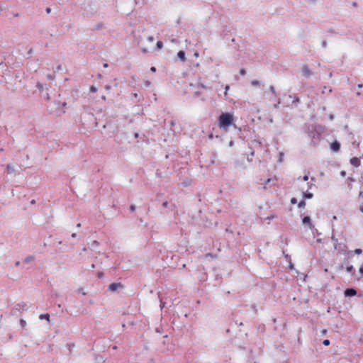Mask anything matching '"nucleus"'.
Returning a JSON list of instances; mask_svg holds the SVG:
<instances>
[{"label":"nucleus","mask_w":363,"mask_h":363,"mask_svg":"<svg viewBox=\"0 0 363 363\" xmlns=\"http://www.w3.org/2000/svg\"><path fill=\"white\" fill-rule=\"evenodd\" d=\"M233 121V116L229 113H223L218 119L220 128L227 129Z\"/></svg>","instance_id":"nucleus-1"},{"label":"nucleus","mask_w":363,"mask_h":363,"mask_svg":"<svg viewBox=\"0 0 363 363\" xmlns=\"http://www.w3.org/2000/svg\"><path fill=\"white\" fill-rule=\"evenodd\" d=\"M28 308V306L26 303H20L16 304L11 310V314L13 315H16L18 313H22L25 311H27Z\"/></svg>","instance_id":"nucleus-2"},{"label":"nucleus","mask_w":363,"mask_h":363,"mask_svg":"<svg viewBox=\"0 0 363 363\" xmlns=\"http://www.w3.org/2000/svg\"><path fill=\"white\" fill-rule=\"evenodd\" d=\"M311 135H312L311 143L313 144V145H318L320 140V138H321L320 134L317 132H312Z\"/></svg>","instance_id":"nucleus-3"},{"label":"nucleus","mask_w":363,"mask_h":363,"mask_svg":"<svg viewBox=\"0 0 363 363\" xmlns=\"http://www.w3.org/2000/svg\"><path fill=\"white\" fill-rule=\"evenodd\" d=\"M123 287V284L120 282L111 283L108 286V289L111 291H116L119 289H122Z\"/></svg>","instance_id":"nucleus-4"},{"label":"nucleus","mask_w":363,"mask_h":363,"mask_svg":"<svg viewBox=\"0 0 363 363\" xmlns=\"http://www.w3.org/2000/svg\"><path fill=\"white\" fill-rule=\"evenodd\" d=\"M301 72L305 77H309L312 75V72L307 65H303L301 69Z\"/></svg>","instance_id":"nucleus-5"},{"label":"nucleus","mask_w":363,"mask_h":363,"mask_svg":"<svg viewBox=\"0 0 363 363\" xmlns=\"http://www.w3.org/2000/svg\"><path fill=\"white\" fill-rule=\"evenodd\" d=\"M350 162V164L355 167H359L361 165L360 158L356 157L351 158Z\"/></svg>","instance_id":"nucleus-6"},{"label":"nucleus","mask_w":363,"mask_h":363,"mask_svg":"<svg viewBox=\"0 0 363 363\" xmlns=\"http://www.w3.org/2000/svg\"><path fill=\"white\" fill-rule=\"evenodd\" d=\"M345 296H355L357 294V291L354 289H347L345 292Z\"/></svg>","instance_id":"nucleus-7"},{"label":"nucleus","mask_w":363,"mask_h":363,"mask_svg":"<svg viewBox=\"0 0 363 363\" xmlns=\"http://www.w3.org/2000/svg\"><path fill=\"white\" fill-rule=\"evenodd\" d=\"M302 222L303 224H306L308 225L309 228L312 229L314 228V225L311 223V218L309 216H305L303 219H302Z\"/></svg>","instance_id":"nucleus-8"},{"label":"nucleus","mask_w":363,"mask_h":363,"mask_svg":"<svg viewBox=\"0 0 363 363\" xmlns=\"http://www.w3.org/2000/svg\"><path fill=\"white\" fill-rule=\"evenodd\" d=\"M340 148V145L337 141H335L330 145V149L333 152H337Z\"/></svg>","instance_id":"nucleus-9"},{"label":"nucleus","mask_w":363,"mask_h":363,"mask_svg":"<svg viewBox=\"0 0 363 363\" xmlns=\"http://www.w3.org/2000/svg\"><path fill=\"white\" fill-rule=\"evenodd\" d=\"M289 97L293 99V101H292L293 104L295 106H297L298 104L300 102V99L298 96H293L291 95H289Z\"/></svg>","instance_id":"nucleus-10"},{"label":"nucleus","mask_w":363,"mask_h":363,"mask_svg":"<svg viewBox=\"0 0 363 363\" xmlns=\"http://www.w3.org/2000/svg\"><path fill=\"white\" fill-rule=\"evenodd\" d=\"M177 57L182 61H185V60H186L185 52L184 51H182V50H180L177 53Z\"/></svg>","instance_id":"nucleus-11"},{"label":"nucleus","mask_w":363,"mask_h":363,"mask_svg":"<svg viewBox=\"0 0 363 363\" xmlns=\"http://www.w3.org/2000/svg\"><path fill=\"white\" fill-rule=\"evenodd\" d=\"M303 196L304 199H312L313 196V194L310 192H303Z\"/></svg>","instance_id":"nucleus-12"},{"label":"nucleus","mask_w":363,"mask_h":363,"mask_svg":"<svg viewBox=\"0 0 363 363\" xmlns=\"http://www.w3.org/2000/svg\"><path fill=\"white\" fill-rule=\"evenodd\" d=\"M39 318L40 320L46 319V320H50V315L48 313L41 314V315H40Z\"/></svg>","instance_id":"nucleus-13"},{"label":"nucleus","mask_w":363,"mask_h":363,"mask_svg":"<svg viewBox=\"0 0 363 363\" xmlns=\"http://www.w3.org/2000/svg\"><path fill=\"white\" fill-rule=\"evenodd\" d=\"M33 259H34V257L33 256H28V257L25 258L24 262L28 264L30 262L33 261Z\"/></svg>","instance_id":"nucleus-14"},{"label":"nucleus","mask_w":363,"mask_h":363,"mask_svg":"<svg viewBox=\"0 0 363 363\" xmlns=\"http://www.w3.org/2000/svg\"><path fill=\"white\" fill-rule=\"evenodd\" d=\"M198 87L202 88V89H207L206 86L201 82V79L198 81L196 84Z\"/></svg>","instance_id":"nucleus-15"},{"label":"nucleus","mask_w":363,"mask_h":363,"mask_svg":"<svg viewBox=\"0 0 363 363\" xmlns=\"http://www.w3.org/2000/svg\"><path fill=\"white\" fill-rule=\"evenodd\" d=\"M331 240L334 242V248L336 250L337 245V239L335 238L334 235H332Z\"/></svg>","instance_id":"nucleus-16"},{"label":"nucleus","mask_w":363,"mask_h":363,"mask_svg":"<svg viewBox=\"0 0 363 363\" xmlns=\"http://www.w3.org/2000/svg\"><path fill=\"white\" fill-rule=\"evenodd\" d=\"M269 90L271 91V93L274 95V96H277V92L275 91V89H274V86L273 85H271L269 86Z\"/></svg>","instance_id":"nucleus-17"},{"label":"nucleus","mask_w":363,"mask_h":363,"mask_svg":"<svg viewBox=\"0 0 363 363\" xmlns=\"http://www.w3.org/2000/svg\"><path fill=\"white\" fill-rule=\"evenodd\" d=\"M37 87L38 89L40 91H43V88H44V86L42 83L40 82H38L37 83Z\"/></svg>","instance_id":"nucleus-18"},{"label":"nucleus","mask_w":363,"mask_h":363,"mask_svg":"<svg viewBox=\"0 0 363 363\" xmlns=\"http://www.w3.org/2000/svg\"><path fill=\"white\" fill-rule=\"evenodd\" d=\"M306 206V202L304 200H302L298 204V208H303L304 206Z\"/></svg>","instance_id":"nucleus-19"},{"label":"nucleus","mask_w":363,"mask_h":363,"mask_svg":"<svg viewBox=\"0 0 363 363\" xmlns=\"http://www.w3.org/2000/svg\"><path fill=\"white\" fill-rule=\"evenodd\" d=\"M156 45H157V48L158 50H160L163 47V43L162 41H157Z\"/></svg>","instance_id":"nucleus-20"},{"label":"nucleus","mask_w":363,"mask_h":363,"mask_svg":"<svg viewBox=\"0 0 363 363\" xmlns=\"http://www.w3.org/2000/svg\"><path fill=\"white\" fill-rule=\"evenodd\" d=\"M346 270H347V272L353 273V272H354V267H353V266H352V265H351V266H349V267H347Z\"/></svg>","instance_id":"nucleus-21"},{"label":"nucleus","mask_w":363,"mask_h":363,"mask_svg":"<svg viewBox=\"0 0 363 363\" xmlns=\"http://www.w3.org/2000/svg\"><path fill=\"white\" fill-rule=\"evenodd\" d=\"M252 86L259 85L260 82L258 80L254 79L251 82Z\"/></svg>","instance_id":"nucleus-22"},{"label":"nucleus","mask_w":363,"mask_h":363,"mask_svg":"<svg viewBox=\"0 0 363 363\" xmlns=\"http://www.w3.org/2000/svg\"><path fill=\"white\" fill-rule=\"evenodd\" d=\"M284 152H281L279 153V162L281 163L283 160V157H284Z\"/></svg>","instance_id":"nucleus-23"},{"label":"nucleus","mask_w":363,"mask_h":363,"mask_svg":"<svg viewBox=\"0 0 363 363\" xmlns=\"http://www.w3.org/2000/svg\"><path fill=\"white\" fill-rule=\"evenodd\" d=\"M96 360L98 362H99V363H102V362H104V358H103L102 357H97L96 358Z\"/></svg>","instance_id":"nucleus-24"},{"label":"nucleus","mask_w":363,"mask_h":363,"mask_svg":"<svg viewBox=\"0 0 363 363\" xmlns=\"http://www.w3.org/2000/svg\"><path fill=\"white\" fill-rule=\"evenodd\" d=\"M97 91V88L95 86H90V91L95 93Z\"/></svg>","instance_id":"nucleus-25"},{"label":"nucleus","mask_w":363,"mask_h":363,"mask_svg":"<svg viewBox=\"0 0 363 363\" xmlns=\"http://www.w3.org/2000/svg\"><path fill=\"white\" fill-rule=\"evenodd\" d=\"M280 104H281V100H280V99H279L277 100V102L274 105V108H278Z\"/></svg>","instance_id":"nucleus-26"},{"label":"nucleus","mask_w":363,"mask_h":363,"mask_svg":"<svg viewBox=\"0 0 363 363\" xmlns=\"http://www.w3.org/2000/svg\"><path fill=\"white\" fill-rule=\"evenodd\" d=\"M240 74L242 76L245 75L246 74V71L244 68H242L240 70Z\"/></svg>","instance_id":"nucleus-27"},{"label":"nucleus","mask_w":363,"mask_h":363,"mask_svg":"<svg viewBox=\"0 0 363 363\" xmlns=\"http://www.w3.org/2000/svg\"><path fill=\"white\" fill-rule=\"evenodd\" d=\"M6 168H7L9 172H12L13 171V168H12L11 164H8Z\"/></svg>","instance_id":"nucleus-28"},{"label":"nucleus","mask_w":363,"mask_h":363,"mask_svg":"<svg viewBox=\"0 0 363 363\" xmlns=\"http://www.w3.org/2000/svg\"><path fill=\"white\" fill-rule=\"evenodd\" d=\"M91 245H92V247H97V246H99V242H98V241L94 240V241H93V242H92Z\"/></svg>","instance_id":"nucleus-29"},{"label":"nucleus","mask_w":363,"mask_h":363,"mask_svg":"<svg viewBox=\"0 0 363 363\" xmlns=\"http://www.w3.org/2000/svg\"><path fill=\"white\" fill-rule=\"evenodd\" d=\"M229 89H230L229 85H226L225 87V92H224L225 96H227L228 91L229 90Z\"/></svg>","instance_id":"nucleus-30"},{"label":"nucleus","mask_w":363,"mask_h":363,"mask_svg":"<svg viewBox=\"0 0 363 363\" xmlns=\"http://www.w3.org/2000/svg\"><path fill=\"white\" fill-rule=\"evenodd\" d=\"M362 252V250L359 248H357L354 250V253L357 255H360Z\"/></svg>","instance_id":"nucleus-31"},{"label":"nucleus","mask_w":363,"mask_h":363,"mask_svg":"<svg viewBox=\"0 0 363 363\" xmlns=\"http://www.w3.org/2000/svg\"><path fill=\"white\" fill-rule=\"evenodd\" d=\"M323 344L325 346H328L330 345V340H324L323 342Z\"/></svg>","instance_id":"nucleus-32"},{"label":"nucleus","mask_w":363,"mask_h":363,"mask_svg":"<svg viewBox=\"0 0 363 363\" xmlns=\"http://www.w3.org/2000/svg\"><path fill=\"white\" fill-rule=\"evenodd\" d=\"M347 182H350V183H349V184H352V182H355V179H354V178H352V177H348V178L347 179Z\"/></svg>","instance_id":"nucleus-33"},{"label":"nucleus","mask_w":363,"mask_h":363,"mask_svg":"<svg viewBox=\"0 0 363 363\" xmlns=\"http://www.w3.org/2000/svg\"><path fill=\"white\" fill-rule=\"evenodd\" d=\"M20 323L22 327H24L26 325V322L23 319L21 320Z\"/></svg>","instance_id":"nucleus-34"},{"label":"nucleus","mask_w":363,"mask_h":363,"mask_svg":"<svg viewBox=\"0 0 363 363\" xmlns=\"http://www.w3.org/2000/svg\"><path fill=\"white\" fill-rule=\"evenodd\" d=\"M291 203L292 204H295V203H297V199H296V198H294H294H292V199H291Z\"/></svg>","instance_id":"nucleus-35"},{"label":"nucleus","mask_w":363,"mask_h":363,"mask_svg":"<svg viewBox=\"0 0 363 363\" xmlns=\"http://www.w3.org/2000/svg\"><path fill=\"white\" fill-rule=\"evenodd\" d=\"M147 40L150 42V43H152L154 41V38L152 36H149L147 38Z\"/></svg>","instance_id":"nucleus-36"},{"label":"nucleus","mask_w":363,"mask_h":363,"mask_svg":"<svg viewBox=\"0 0 363 363\" xmlns=\"http://www.w3.org/2000/svg\"><path fill=\"white\" fill-rule=\"evenodd\" d=\"M322 47H323V48H325L327 47V42H326V40H323V41L322 42Z\"/></svg>","instance_id":"nucleus-37"},{"label":"nucleus","mask_w":363,"mask_h":363,"mask_svg":"<svg viewBox=\"0 0 363 363\" xmlns=\"http://www.w3.org/2000/svg\"><path fill=\"white\" fill-rule=\"evenodd\" d=\"M47 79H49V80H52V79H54V77H52V74H48L47 75Z\"/></svg>","instance_id":"nucleus-38"},{"label":"nucleus","mask_w":363,"mask_h":363,"mask_svg":"<svg viewBox=\"0 0 363 363\" xmlns=\"http://www.w3.org/2000/svg\"><path fill=\"white\" fill-rule=\"evenodd\" d=\"M135 210V206H133V205L130 206V211L131 212H133Z\"/></svg>","instance_id":"nucleus-39"},{"label":"nucleus","mask_w":363,"mask_h":363,"mask_svg":"<svg viewBox=\"0 0 363 363\" xmlns=\"http://www.w3.org/2000/svg\"><path fill=\"white\" fill-rule=\"evenodd\" d=\"M274 218H276V215L273 214V215H271L270 216L267 217V219L272 220Z\"/></svg>","instance_id":"nucleus-40"},{"label":"nucleus","mask_w":363,"mask_h":363,"mask_svg":"<svg viewBox=\"0 0 363 363\" xmlns=\"http://www.w3.org/2000/svg\"><path fill=\"white\" fill-rule=\"evenodd\" d=\"M160 307L162 309L164 307V303L160 299Z\"/></svg>","instance_id":"nucleus-41"},{"label":"nucleus","mask_w":363,"mask_h":363,"mask_svg":"<svg viewBox=\"0 0 363 363\" xmlns=\"http://www.w3.org/2000/svg\"><path fill=\"white\" fill-rule=\"evenodd\" d=\"M340 175H341L342 177H345V176H346V172H345V171H344V170H343V171H341V172H340Z\"/></svg>","instance_id":"nucleus-42"},{"label":"nucleus","mask_w":363,"mask_h":363,"mask_svg":"<svg viewBox=\"0 0 363 363\" xmlns=\"http://www.w3.org/2000/svg\"><path fill=\"white\" fill-rule=\"evenodd\" d=\"M308 175H305V176L303 177V181H308Z\"/></svg>","instance_id":"nucleus-43"},{"label":"nucleus","mask_w":363,"mask_h":363,"mask_svg":"<svg viewBox=\"0 0 363 363\" xmlns=\"http://www.w3.org/2000/svg\"><path fill=\"white\" fill-rule=\"evenodd\" d=\"M162 206H163L164 207H167V206H168V202H167V201H164V202H163Z\"/></svg>","instance_id":"nucleus-44"},{"label":"nucleus","mask_w":363,"mask_h":363,"mask_svg":"<svg viewBox=\"0 0 363 363\" xmlns=\"http://www.w3.org/2000/svg\"><path fill=\"white\" fill-rule=\"evenodd\" d=\"M359 272L363 275V266L360 267L359 268Z\"/></svg>","instance_id":"nucleus-45"},{"label":"nucleus","mask_w":363,"mask_h":363,"mask_svg":"<svg viewBox=\"0 0 363 363\" xmlns=\"http://www.w3.org/2000/svg\"><path fill=\"white\" fill-rule=\"evenodd\" d=\"M150 71L152 72H155L156 71V68L155 67H152L150 68Z\"/></svg>","instance_id":"nucleus-46"},{"label":"nucleus","mask_w":363,"mask_h":363,"mask_svg":"<svg viewBox=\"0 0 363 363\" xmlns=\"http://www.w3.org/2000/svg\"><path fill=\"white\" fill-rule=\"evenodd\" d=\"M352 5L354 7H357V2H354V1L352 3Z\"/></svg>","instance_id":"nucleus-47"},{"label":"nucleus","mask_w":363,"mask_h":363,"mask_svg":"<svg viewBox=\"0 0 363 363\" xmlns=\"http://www.w3.org/2000/svg\"><path fill=\"white\" fill-rule=\"evenodd\" d=\"M72 238H74L77 237V234L75 233H72L71 235Z\"/></svg>","instance_id":"nucleus-48"},{"label":"nucleus","mask_w":363,"mask_h":363,"mask_svg":"<svg viewBox=\"0 0 363 363\" xmlns=\"http://www.w3.org/2000/svg\"><path fill=\"white\" fill-rule=\"evenodd\" d=\"M359 196L363 199V191H360Z\"/></svg>","instance_id":"nucleus-49"},{"label":"nucleus","mask_w":363,"mask_h":363,"mask_svg":"<svg viewBox=\"0 0 363 363\" xmlns=\"http://www.w3.org/2000/svg\"><path fill=\"white\" fill-rule=\"evenodd\" d=\"M316 241H317L318 242H320H320H322V239H321V238H318V239L316 240Z\"/></svg>","instance_id":"nucleus-50"},{"label":"nucleus","mask_w":363,"mask_h":363,"mask_svg":"<svg viewBox=\"0 0 363 363\" xmlns=\"http://www.w3.org/2000/svg\"><path fill=\"white\" fill-rule=\"evenodd\" d=\"M145 84H146L147 86H150V82L149 81H146V82H145Z\"/></svg>","instance_id":"nucleus-51"},{"label":"nucleus","mask_w":363,"mask_h":363,"mask_svg":"<svg viewBox=\"0 0 363 363\" xmlns=\"http://www.w3.org/2000/svg\"><path fill=\"white\" fill-rule=\"evenodd\" d=\"M108 67V63H104V67L106 68V67Z\"/></svg>","instance_id":"nucleus-52"},{"label":"nucleus","mask_w":363,"mask_h":363,"mask_svg":"<svg viewBox=\"0 0 363 363\" xmlns=\"http://www.w3.org/2000/svg\"><path fill=\"white\" fill-rule=\"evenodd\" d=\"M101 99H102V100H104V101H106V96H101Z\"/></svg>","instance_id":"nucleus-53"},{"label":"nucleus","mask_w":363,"mask_h":363,"mask_svg":"<svg viewBox=\"0 0 363 363\" xmlns=\"http://www.w3.org/2000/svg\"><path fill=\"white\" fill-rule=\"evenodd\" d=\"M329 118L330 120H333L334 116H333V115L331 114V115H330Z\"/></svg>","instance_id":"nucleus-54"},{"label":"nucleus","mask_w":363,"mask_h":363,"mask_svg":"<svg viewBox=\"0 0 363 363\" xmlns=\"http://www.w3.org/2000/svg\"><path fill=\"white\" fill-rule=\"evenodd\" d=\"M289 267H290V269H293L294 268V265H293V264L291 262H290Z\"/></svg>","instance_id":"nucleus-55"},{"label":"nucleus","mask_w":363,"mask_h":363,"mask_svg":"<svg viewBox=\"0 0 363 363\" xmlns=\"http://www.w3.org/2000/svg\"><path fill=\"white\" fill-rule=\"evenodd\" d=\"M30 203L31 204H35V201L34 199H33L31 201H30Z\"/></svg>","instance_id":"nucleus-56"},{"label":"nucleus","mask_w":363,"mask_h":363,"mask_svg":"<svg viewBox=\"0 0 363 363\" xmlns=\"http://www.w3.org/2000/svg\"><path fill=\"white\" fill-rule=\"evenodd\" d=\"M105 88H106V89H110V88H111V86H109V85H107V86H105Z\"/></svg>","instance_id":"nucleus-57"},{"label":"nucleus","mask_w":363,"mask_h":363,"mask_svg":"<svg viewBox=\"0 0 363 363\" xmlns=\"http://www.w3.org/2000/svg\"><path fill=\"white\" fill-rule=\"evenodd\" d=\"M229 145H230V146H233V141H230V142L229 143Z\"/></svg>","instance_id":"nucleus-58"},{"label":"nucleus","mask_w":363,"mask_h":363,"mask_svg":"<svg viewBox=\"0 0 363 363\" xmlns=\"http://www.w3.org/2000/svg\"><path fill=\"white\" fill-rule=\"evenodd\" d=\"M308 189H310V188H311V186H312L313 184H310V183H308Z\"/></svg>","instance_id":"nucleus-59"},{"label":"nucleus","mask_w":363,"mask_h":363,"mask_svg":"<svg viewBox=\"0 0 363 363\" xmlns=\"http://www.w3.org/2000/svg\"><path fill=\"white\" fill-rule=\"evenodd\" d=\"M46 11H47V13H50V8H48V9H46Z\"/></svg>","instance_id":"nucleus-60"},{"label":"nucleus","mask_w":363,"mask_h":363,"mask_svg":"<svg viewBox=\"0 0 363 363\" xmlns=\"http://www.w3.org/2000/svg\"><path fill=\"white\" fill-rule=\"evenodd\" d=\"M19 264H20V262H16V264H15V265H16V267H18V266L19 265Z\"/></svg>","instance_id":"nucleus-61"},{"label":"nucleus","mask_w":363,"mask_h":363,"mask_svg":"<svg viewBox=\"0 0 363 363\" xmlns=\"http://www.w3.org/2000/svg\"><path fill=\"white\" fill-rule=\"evenodd\" d=\"M348 187H349L350 189H352V184H348Z\"/></svg>","instance_id":"nucleus-62"},{"label":"nucleus","mask_w":363,"mask_h":363,"mask_svg":"<svg viewBox=\"0 0 363 363\" xmlns=\"http://www.w3.org/2000/svg\"><path fill=\"white\" fill-rule=\"evenodd\" d=\"M360 211L363 213V206L360 207Z\"/></svg>","instance_id":"nucleus-63"},{"label":"nucleus","mask_w":363,"mask_h":363,"mask_svg":"<svg viewBox=\"0 0 363 363\" xmlns=\"http://www.w3.org/2000/svg\"><path fill=\"white\" fill-rule=\"evenodd\" d=\"M143 52L145 53V52H147V50H146V49H143Z\"/></svg>","instance_id":"nucleus-64"}]
</instances>
